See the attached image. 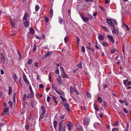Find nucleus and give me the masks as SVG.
<instances>
[{
    "mask_svg": "<svg viewBox=\"0 0 131 131\" xmlns=\"http://www.w3.org/2000/svg\"><path fill=\"white\" fill-rule=\"evenodd\" d=\"M90 119L89 118L85 117H84L83 123L84 125L86 126H88L89 123Z\"/></svg>",
    "mask_w": 131,
    "mask_h": 131,
    "instance_id": "f257e3e1",
    "label": "nucleus"
},
{
    "mask_svg": "<svg viewBox=\"0 0 131 131\" xmlns=\"http://www.w3.org/2000/svg\"><path fill=\"white\" fill-rule=\"evenodd\" d=\"M67 126H68V130L69 131H71V130L72 127L74 126V124L71 121H69L67 125Z\"/></svg>",
    "mask_w": 131,
    "mask_h": 131,
    "instance_id": "f03ea898",
    "label": "nucleus"
},
{
    "mask_svg": "<svg viewBox=\"0 0 131 131\" xmlns=\"http://www.w3.org/2000/svg\"><path fill=\"white\" fill-rule=\"evenodd\" d=\"M9 108L7 107L3 109V112L2 114V115H6L9 113Z\"/></svg>",
    "mask_w": 131,
    "mask_h": 131,
    "instance_id": "7ed1b4c3",
    "label": "nucleus"
},
{
    "mask_svg": "<svg viewBox=\"0 0 131 131\" xmlns=\"http://www.w3.org/2000/svg\"><path fill=\"white\" fill-rule=\"evenodd\" d=\"M113 28V29L112 30V32L114 34V36H117L118 35V30L116 29H115V25L114 27H112Z\"/></svg>",
    "mask_w": 131,
    "mask_h": 131,
    "instance_id": "20e7f679",
    "label": "nucleus"
},
{
    "mask_svg": "<svg viewBox=\"0 0 131 131\" xmlns=\"http://www.w3.org/2000/svg\"><path fill=\"white\" fill-rule=\"evenodd\" d=\"M23 79L27 85H30V83L27 79V77L24 73V74Z\"/></svg>",
    "mask_w": 131,
    "mask_h": 131,
    "instance_id": "39448f33",
    "label": "nucleus"
},
{
    "mask_svg": "<svg viewBox=\"0 0 131 131\" xmlns=\"http://www.w3.org/2000/svg\"><path fill=\"white\" fill-rule=\"evenodd\" d=\"M1 62L3 63H4L5 61L4 57L2 53L0 54V62H1Z\"/></svg>",
    "mask_w": 131,
    "mask_h": 131,
    "instance_id": "423d86ee",
    "label": "nucleus"
},
{
    "mask_svg": "<svg viewBox=\"0 0 131 131\" xmlns=\"http://www.w3.org/2000/svg\"><path fill=\"white\" fill-rule=\"evenodd\" d=\"M80 15L81 19L84 22H87L89 21V19L88 17L84 16L81 14H80Z\"/></svg>",
    "mask_w": 131,
    "mask_h": 131,
    "instance_id": "0eeeda50",
    "label": "nucleus"
},
{
    "mask_svg": "<svg viewBox=\"0 0 131 131\" xmlns=\"http://www.w3.org/2000/svg\"><path fill=\"white\" fill-rule=\"evenodd\" d=\"M34 94L33 91H30V94H28L27 96V99L30 98L34 97Z\"/></svg>",
    "mask_w": 131,
    "mask_h": 131,
    "instance_id": "6e6552de",
    "label": "nucleus"
},
{
    "mask_svg": "<svg viewBox=\"0 0 131 131\" xmlns=\"http://www.w3.org/2000/svg\"><path fill=\"white\" fill-rule=\"evenodd\" d=\"M65 109L68 111L70 110V109L69 108V105L66 102H63L62 103Z\"/></svg>",
    "mask_w": 131,
    "mask_h": 131,
    "instance_id": "1a4fd4ad",
    "label": "nucleus"
},
{
    "mask_svg": "<svg viewBox=\"0 0 131 131\" xmlns=\"http://www.w3.org/2000/svg\"><path fill=\"white\" fill-rule=\"evenodd\" d=\"M106 20L107 21V23L109 25H111L112 27H114V24H113V22L112 21L111 19H110L106 18Z\"/></svg>",
    "mask_w": 131,
    "mask_h": 131,
    "instance_id": "9d476101",
    "label": "nucleus"
},
{
    "mask_svg": "<svg viewBox=\"0 0 131 131\" xmlns=\"http://www.w3.org/2000/svg\"><path fill=\"white\" fill-rule=\"evenodd\" d=\"M28 15L27 13L26 12H25L23 17V20L24 21L27 20V19L28 17Z\"/></svg>",
    "mask_w": 131,
    "mask_h": 131,
    "instance_id": "9b49d317",
    "label": "nucleus"
},
{
    "mask_svg": "<svg viewBox=\"0 0 131 131\" xmlns=\"http://www.w3.org/2000/svg\"><path fill=\"white\" fill-rule=\"evenodd\" d=\"M65 127L64 125L63 126L62 125L59 126V131H65Z\"/></svg>",
    "mask_w": 131,
    "mask_h": 131,
    "instance_id": "f8f14e48",
    "label": "nucleus"
},
{
    "mask_svg": "<svg viewBox=\"0 0 131 131\" xmlns=\"http://www.w3.org/2000/svg\"><path fill=\"white\" fill-rule=\"evenodd\" d=\"M107 37L109 39L110 41L113 43L115 42V40L113 38V37L110 35H109L107 36Z\"/></svg>",
    "mask_w": 131,
    "mask_h": 131,
    "instance_id": "ddd939ff",
    "label": "nucleus"
},
{
    "mask_svg": "<svg viewBox=\"0 0 131 131\" xmlns=\"http://www.w3.org/2000/svg\"><path fill=\"white\" fill-rule=\"evenodd\" d=\"M12 77L13 79L14 80L15 82L17 83L18 81V77L15 74H13Z\"/></svg>",
    "mask_w": 131,
    "mask_h": 131,
    "instance_id": "4468645a",
    "label": "nucleus"
},
{
    "mask_svg": "<svg viewBox=\"0 0 131 131\" xmlns=\"http://www.w3.org/2000/svg\"><path fill=\"white\" fill-rule=\"evenodd\" d=\"M24 25L26 27H29V22L27 20H25L24 22Z\"/></svg>",
    "mask_w": 131,
    "mask_h": 131,
    "instance_id": "2eb2a0df",
    "label": "nucleus"
},
{
    "mask_svg": "<svg viewBox=\"0 0 131 131\" xmlns=\"http://www.w3.org/2000/svg\"><path fill=\"white\" fill-rule=\"evenodd\" d=\"M37 103V102L36 101H32L31 102V106L32 107H35Z\"/></svg>",
    "mask_w": 131,
    "mask_h": 131,
    "instance_id": "dca6fc26",
    "label": "nucleus"
},
{
    "mask_svg": "<svg viewBox=\"0 0 131 131\" xmlns=\"http://www.w3.org/2000/svg\"><path fill=\"white\" fill-rule=\"evenodd\" d=\"M101 27L102 29H103L104 30L107 32H108L109 31V29L103 26H101Z\"/></svg>",
    "mask_w": 131,
    "mask_h": 131,
    "instance_id": "f3484780",
    "label": "nucleus"
},
{
    "mask_svg": "<svg viewBox=\"0 0 131 131\" xmlns=\"http://www.w3.org/2000/svg\"><path fill=\"white\" fill-rule=\"evenodd\" d=\"M75 88H73L72 86H70V92L71 94H73Z\"/></svg>",
    "mask_w": 131,
    "mask_h": 131,
    "instance_id": "a211bd4d",
    "label": "nucleus"
},
{
    "mask_svg": "<svg viewBox=\"0 0 131 131\" xmlns=\"http://www.w3.org/2000/svg\"><path fill=\"white\" fill-rule=\"evenodd\" d=\"M62 77L63 78H67L68 77V76L66 74L64 71L61 74Z\"/></svg>",
    "mask_w": 131,
    "mask_h": 131,
    "instance_id": "6ab92c4d",
    "label": "nucleus"
},
{
    "mask_svg": "<svg viewBox=\"0 0 131 131\" xmlns=\"http://www.w3.org/2000/svg\"><path fill=\"white\" fill-rule=\"evenodd\" d=\"M53 53V52L52 51H51L49 52H47L45 54V56L47 57L49 56L51 54H52Z\"/></svg>",
    "mask_w": 131,
    "mask_h": 131,
    "instance_id": "aec40b11",
    "label": "nucleus"
},
{
    "mask_svg": "<svg viewBox=\"0 0 131 131\" xmlns=\"http://www.w3.org/2000/svg\"><path fill=\"white\" fill-rule=\"evenodd\" d=\"M56 92L59 95H63V93L62 91H60L59 90H56Z\"/></svg>",
    "mask_w": 131,
    "mask_h": 131,
    "instance_id": "412c9836",
    "label": "nucleus"
},
{
    "mask_svg": "<svg viewBox=\"0 0 131 131\" xmlns=\"http://www.w3.org/2000/svg\"><path fill=\"white\" fill-rule=\"evenodd\" d=\"M77 126L79 130V131H83V130L82 128L78 124Z\"/></svg>",
    "mask_w": 131,
    "mask_h": 131,
    "instance_id": "4be33fe9",
    "label": "nucleus"
},
{
    "mask_svg": "<svg viewBox=\"0 0 131 131\" xmlns=\"http://www.w3.org/2000/svg\"><path fill=\"white\" fill-rule=\"evenodd\" d=\"M29 29L30 33L31 35H33L35 33L34 30L31 27H30Z\"/></svg>",
    "mask_w": 131,
    "mask_h": 131,
    "instance_id": "5701e85b",
    "label": "nucleus"
},
{
    "mask_svg": "<svg viewBox=\"0 0 131 131\" xmlns=\"http://www.w3.org/2000/svg\"><path fill=\"white\" fill-rule=\"evenodd\" d=\"M10 21L11 22V24L12 28H14L15 26V23H13V22L12 21L11 18H10Z\"/></svg>",
    "mask_w": 131,
    "mask_h": 131,
    "instance_id": "b1692460",
    "label": "nucleus"
},
{
    "mask_svg": "<svg viewBox=\"0 0 131 131\" xmlns=\"http://www.w3.org/2000/svg\"><path fill=\"white\" fill-rule=\"evenodd\" d=\"M98 38L99 40H102L104 39V37L103 36L101 35L99 36Z\"/></svg>",
    "mask_w": 131,
    "mask_h": 131,
    "instance_id": "393cba45",
    "label": "nucleus"
},
{
    "mask_svg": "<svg viewBox=\"0 0 131 131\" xmlns=\"http://www.w3.org/2000/svg\"><path fill=\"white\" fill-rule=\"evenodd\" d=\"M57 124V122L56 121H54L53 123V126L55 129L56 128Z\"/></svg>",
    "mask_w": 131,
    "mask_h": 131,
    "instance_id": "a878e982",
    "label": "nucleus"
},
{
    "mask_svg": "<svg viewBox=\"0 0 131 131\" xmlns=\"http://www.w3.org/2000/svg\"><path fill=\"white\" fill-rule=\"evenodd\" d=\"M59 23H60V24H61L62 23H63V20L62 19V18H61V17H59Z\"/></svg>",
    "mask_w": 131,
    "mask_h": 131,
    "instance_id": "bb28decb",
    "label": "nucleus"
},
{
    "mask_svg": "<svg viewBox=\"0 0 131 131\" xmlns=\"http://www.w3.org/2000/svg\"><path fill=\"white\" fill-rule=\"evenodd\" d=\"M50 17L51 18L53 15V11L52 9H51L50 10Z\"/></svg>",
    "mask_w": 131,
    "mask_h": 131,
    "instance_id": "cd10ccee",
    "label": "nucleus"
},
{
    "mask_svg": "<svg viewBox=\"0 0 131 131\" xmlns=\"http://www.w3.org/2000/svg\"><path fill=\"white\" fill-rule=\"evenodd\" d=\"M60 98H61V100L62 101V103H63V102H65L66 100L63 96H60Z\"/></svg>",
    "mask_w": 131,
    "mask_h": 131,
    "instance_id": "c85d7f7f",
    "label": "nucleus"
},
{
    "mask_svg": "<svg viewBox=\"0 0 131 131\" xmlns=\"http://www.w3.org/2000/svg\"><path fill=\"white\" fill-rule=\"evenodd\" d=\"M12 91V88L10 86L9 87L8 94L9 95L11 93Z\"/></svg>",
    "mask_w": 131,
    "mask_h": 131,
    "instance_id": "c756f323",
    "label": "nucleus"
},
{
    "mask_svg": "<svg viewBox=\"0 0 131 131\" xmlns=\"http://www.w3.org/2000/svg\"><path fill=\"white\" fill-rule=\"evenodd\" d=\"M97 99L99 103H101L102 102V99L101 97H98L97 98Z\"/></svg>",
    "mask_w": 131,
    "mask_h": 131,
    "instance_id": "7c9ffc66",
    "label": "nucleus"
},
{
    "mask_svg": "<svg viewBox=\"0 0 131 131\" xmlns=\"http://www.w3.org/2000/svg\"><path fill=\"white\" fill-rule=\"evenodd\" d=\"M58 81V82L59 84L61 85L62 84V82L61 80L59 78H57V79Z\"/></svg>",
    "mask_w": 131,
    "mask_h": 131,
    "instance_id": "2f4dec72",
    "label": "nucleus"
},
{
    "mask_svg": "<svg viewBox=\"0 0 131 131\" xmlns=\"http://www.w3.org/2000/svg\"><path fill=\"white\" fill-rule=\"evenodd\" d=\"M9 103V107L10 108H12L13 106V102L12 101H10V100L8 102Z\"/></svg>",
    "mask_w": 131,
    "mask_h": 131,
    "instance_id": "473e14b6",
    "label": "nucleus"
},
{
    "mask_svg": "<svg viewBox=\"0 0 131 131\" xmlns=\"http://www.w3.org/2000/svg\"><path fill=\"white\" fill-rule=\"evenodd\" d=\"M39 6L38 5H36L35 7V10L36 11H38L39 9Z\"/></svg>",
    "mask_w": 131,
    "mask_h": 131,
    "instance_id": "72a5a7b5",
    "label": "nucleus"
},
{
    "mask_svg": "<svg viewBox=\"0 0 131 131\" xmlns=\"http://www.w3.org/2000/svg\"><path fill=\"white\" fill-rule=\"evenodd\" d=\"M88 18L89 19V20H92L93 18L92 16L91 15H88Z\"/></svg>",
    "mask_w": 131,
    "mask_h": 131,
    "instance_id": "f704fd0d",
    "label": "nucleus"
},
{
    "mask_svg": "<svg viewBox=\"0 0 131 131\" xmlns=\"http://www.w3.org/2000/svg\"><path fill=\"white\" fill-rule=\"evenodd\" d=\"M131 84V82L130 81H128L127 83V84L125 85L126 87L128 86H129Z\"/></svg>",
    "mask_w": 131,
    "mask_h": 131,
    "instance_id": "c9c22d12",
    "label": "nucleus"
},
{
    "mask_svg": "<svg viewBox=\"0 0 131 131\" xmlns=\"http://www.w3.org/2000/svg\"><path fill=\"white\" fill-rule=\"evenodd\" d=\"M68 39V36H66L64 38V41L65 43H66Z\"/></svg>",
    "mask_w": 131,
    "mask_h": 131,
    "instance_id": "e433bc0d",
    "label": "nucleus"
},
{
    "mask_svg": "<svg viewBox=\"0 0 131 131\" xmlns=\"http://www.w3.org/2000/svg\"><path fill=\"white\" fill-rule=\"evenodd\" d=\"M36 45L34 44V48H33V51L35 52L36 51Z\"/></svg>",
    "mask_w": 131,
    "mask_h": 131,
    "instance_id": "4c0bfd02",
    "label": "nucleus"
},
{
    "mask_svg": "<svg viewBox=\"0 0 131 131\" xmlns=\"http://www.w3.org/2000/svg\"><path fill=\"white\" fill-rule=\"evenodd\" d=\"M87 95L88 96V99L91 98V95L90 93L88 92H87Z\"/></svg>",
    "mask_w": 131,
    "mask_h": 131,
    "instance_id": "58836bf2",
    "label": "nucleus"
},
{
    "mask_svg": "<svg viewBox=\"0 0 131 131\" xmlns=\"http://www.w3.org/2000/svg\"><path fill=\"white\" fill-rule=\"evenodd\" d=\"M78 67L79 68H81L82 67V63L81 62L80 63L77 65Z\"/></svg>",
    "mask_w": 131,
    "mask_h": 131,
    "instance_id": "ea45409f",
    "label": "nucleus"
},
{
    "mask_svg": "<svg viewBox=\"0 0 131 131\" xmlns=\"http://www.w3.org/2000/svg\"><path fill=\"white\" fill-rule=\"evenodd\" d=\"M102 45L103 46H106L107 45V43L106 42H103L102 43Z\"/></svg>",
    "mask_w": 131,
    "mask_h": 131,
    "instance_id": "a19ab883",
    "label": "nucleus"
},
{
    "mask_svg": "<svg viewBox=\"0 0 131 131\" xmlns=\"http://www.w3.org/2000/svg\"><path fill=\"white\" fill-rule=\"evenodd\" d=\"M128 80H124L123 81V83L125 85V86L127 84V83L128 82Z\"/></svg>",
    "mask_w": 131,
    "mask_h": 131,
    "instance_id": "79ce46f5",
    "label": "nucleus"
},
{
    "mask_svg": "<svg viewBox=\"0 0 131 131\" xmlns=\"http://www.w3.org/2000/svg\"><path fill=\"white\" fill-rule=\"evenodd\" d=\"M85 49L84 47L83 46H82L81 49V51L82 52H84L85 51Z\"/></svg>",
    "mask_w": 131,
    "mask_h": 131,
    "instance_id": "37998d69",
    "label": "nucleus"
},
{
    "mask_svg": "<svg viewBox=\"0 0 131 131\" xmlns=\"http://www.w3.org/2000/svg\"><path fill=\"white\" fill-rule=\"evenodd\" d=\"M63 122V120H61L59 122V126L62 125V123Z\"/></svg>",
    "mask_w": 131,
    "mask_h": 131,
    "instance_id": "c03bdc74",
    "label": "nucleus"
},
{
    "mask_svg": "<svg viewBox=\"0 0 131 131\" xmlns=\"http://www.w3.org/2000/svg\"><path fill=\"white\" fill-rule=\"evenodd\" d=\"M63 122V120H61L59 122V126L62 125V123Z\"/></svg>",
    "mask_w": 131,
    "mask_h": 131,
    "instance_id": "a18cd8bd",
    "label": "nucleus"
},
{
    "mask_svg": "<svg viewBox=\"0 0 131 131\" xmlns=\"http://www.w3.org/2000/svg\"><path fill=\"white\" fill-rule=\"evenodd\" d=\"M52 88L53 90H55V91H56V90H57V89L56 88L54 87V85L53 84H52Z\"/></svg>",
    "mask_w": 131,
    "mask_h": 131,
    "instance_id": "49530a36",
    "label": "nucleus"
},
{
    "mask_svg": "<svg viewBox=\"0 0 131 131\" xmlns=\"http://www.w3.org/2000/svg\"><path fill=\"white\" fill-rule=\"evenodd\" d=\"M56 68L57 69V70L56 71L55 73L56 74H58L59 73V70L57 68Z\"/></svg>",
    "mask_w": 131,
    "mask_h": 131,
    "instance_id": "de8ad7c7",
    "label": "nucleus"
},
{
    "mask_svg": "<svg viewBox=\"0 0 131 131\" xmlns=\"http://www.w3.org/2000/svg\"><path fill=\"white\" fill-rule=\"evenodd\" d=\"M52 99L54 102H56V98L54 96H52Z\"/></svg>",
    "mask_w": 131,
    "mask_h": 131,
    "instance_id": "09e8293b",
    "label": "nucleus"
},
{
    "mask_svg": "<svg viewBox=\"0 0 131 131\" xmlns=\"http://www.w3.org/2000/svg\"><path fill=\"white\" fill-rule=\"evenodd\" d=\"M94 108H95V109L97 111H98L99 110V109L98 108L97 106H95V104H94Z\"/></svg>",
    "mask_w": 131,
    "mask_h": 131,
    "instance_id": "8fccbe9b",
    "label": "nucleus"
},
{
    "mask_svg": "<svg viewBox=\"0 0 131 131\" xmlns=\"http://www.w3.org/2000/svg\"><path fill=\"white\" fill-rule=\"evenodd\" d=\"M100 8L103 11H105V9L102 6H100Z\"/></svg>",
    "mask_w": 131,
    "mask_h": 131,
    "instance_id": "3c124183",
    "label": "nucleus"
},
{
    "mask_svg": "<svg viewBox=\"0 0 131 131\" xmlns=\"http://www.w3.org/2000/svg\"><path fill=\"white\" fill-rule=\"evenodd\" d=\"M29 126L28 125L26 124L25 125V129L26 130H27L29 129Z\"/></svg>",
    "mask_w": 131,
    "mask_h": 131,
    "instance_id": "603ef678",
    "label": "nucleus"
},
{
    "mask_svg": "<svg viewBox=\"0 0 131 131\" xmlns=\"http://www.w3.org/2000/svg\"><path fill=\"white\" fill-rule=\"evenodd\" d=\"M119 124V122L117 121H116L115 123L113 124V125L114 126H117Z\"/></svg>",
    "mask_w": 131,
    "mask_h": 131,
    "instance_id": "864d4df0",
    "label": "nucleus"
},
{
    "mask_svg": "<svg viewBox=\"0 0 131 131\" xmlns=\"http://www.w3.org/2000/svg\"><path fill=\"white\" fill-rule=\"evenodd\" d=\"M116 51V50L115 49H113L111 50V52L112 54H113L115 52V51Z\"/></svg>",
    "mask_w": 131,
    "mask_h": 131,
    "instance_id": "5fc2aeb1",
    "label": "nucleus"
},
{
    "mask_svg": "<svg viewBox=\"0 0 131 131\" xmlns=\"http://www.w3.org/2000/svg\"><path fill=\"white\" fill-rule=\"evenodd\" d=\"M44 115H42L40 116L39 120H40V119H42L44 117Z\"/></svg>",
    "mask_w": 131,
    "mask_h": 131,
    "instance_id": "6e6d98bb",
    "label": "nucleus"
},
{
    "mask_svg": "<svg viewBox=\"0 0 131 131\" xmlns=\"http://www.w3.org/2000/svg\"><path fill=\"white\" fill-rule=\"evenodd\" d=\"M39 88H41L42 89L44 87V86L42 84H39Z\"/></svg>",
    "mask_w": 131,
    "mask_h": 131,
    "instance_id": "4d7b16f0",
    "label": "nucleus"
},
{
    "mask_svg": "<svg viewBox=\"0 0 131 131\" xmlns=\"http://www.w3.org/2000/svg\"><path fill=\"white\" fill-rule=\"evenodd\" d=\"M17 52H18V56H19V60H20L21 59V54H20V53H19V52L18 51H17Z\"/></svg>",
    "mask_w": 131,
    "mask_h": 131,
    "instance_id": "13d9d810",
    "label": "nucleus"
},
{
    "mask_svg": "<svg viewBox=\"0 0 131 131\" xmlns=\"http://www.w3.org/2000/svg\"><path fill=\"white\" fill-rule=\"evenodd\" d=\"M32 62V60L30 59H29V60L28 62V64H31Z\"/></svg>",
    "mask_w": 131,
    "mask_h": 131,
    "instance_id": "bf43d9fd",
    "label": "nucleus"
},
{
    "mask_svg": "<svg viewBox=\"0 0 131 131\" xmlns=\"http://www.w3.org/2000/svg\"><path fill=\"white\" fill-rule=\"evenodd\" d=\"M119 101L122 104L124 102H126V101L125 100H119Z\"/></svg>",
    "mask_w": 131,
    "mask_h": 131,
    "instance_id": "052dcab7",
    "label": "nucleus"
},
{
    "mask_svg": "<svg viewBox=\"0 0 131 131\" xmlns=\"http://www.w3.org/2000/svg\"><path fill=\"white\" fill-rule=\"evenodd\" d=\"M34 66H36V67H38V63L37 62H36V63H35L34 64Z\"/></svg>",
    "mask_w": 131,
    "mask_h": 131,
    "instance_id": "680f3d73",
    "label": "nucleus"
},
{
    "mask_svg": "<svg viewBox=\"0 0 131 131\" xmlns=\"http://www.w3.org/2000/svg\"><path fill=\"white\" fill-rule=\"evenodd\" d=\"M112 131H118V129L116 128H114L112 129Z\"/></svg>",
    "mask_w": 131,
    "mask_h": 131,
    "instance_id": "e2e57ef3",
    "label": "nucleus"
},
{
    "mask_svg": "<svg viewBox=\"0 0 131 131\" xmlns=\"http://www.w3.org/2000/svg\"><path fill=\"white\" fill-rule=\"evenodd\" d=\"M26 97H27L26 94H24L23 97V99L24 100H26Z\"/></svg>",
    "mask_w": 131,
    "mask_h": 131,
    "instance_id": "0e129e2a",
    "label": "nucleus"
},
{
    "mask_svg": "<svg viewBox=\"0 0 131 131\" xmlns=\"http://www.w3.org/2000/svg\"><path fill=\"white\" fill-rule=\"evenodd\" d=\"M13 102H15V95H14L13 96Z\"/></svg>",
    "mask_w": 131,
    "mask_h": 131,
    "instance_id": "69168bd1",
    "label": "nucleus"
},
{
    "mask_svg": "<svg viewBox=\"0 0 131 131\" xmlns=\"http://www.w3.org/2000/svg\"><path fill=\"white\" fill-rule=\"evenodd\" d=\"M50 97L49 96L47 98V101L48 102H49V101H50Z\"/></svg>",
    "mask_w": 131,
    "mask_h": 131,
    "instance_id": "338daca9",
    "label": "nucleus"
},
{
    "mask_svg": "<svg viewBox=\"0 0 131 131\" xmlns=\"http://www.w3.org/2000/svg\"><path fill=\"white\" fill-rule=\"evenodd\" d=\"M74 92L75 93H76L77 94H79V93L77 89H75Z\"/></svg>",
    "mask_w": 131,
    "mask_h": 131,
    "instance_id": "774afa93",
    "label": "nucleus"
}]
</instances>
